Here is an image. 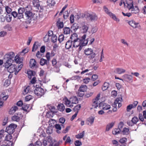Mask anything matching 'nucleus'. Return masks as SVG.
I'll list each match as a JSON object with an SVG mask.
<instances>
[{
	"instance_id": "obj_50",
	"label": "nucleus",
	"mask_w": 146,
	"mask_h": 146,
	"mask_svg": "<svg viewBox=\"0 0 146 146\" xmlns=\"http://www.w3.org/2000/svg\"><path fill=\"white\" fill-rule=\"evenodd\" d=\"M64 36L63 34H61L58 37V40L60 43L62 42L64 39Z\"/></svg>"
},
{
	"instance_id": "obj_58",
	"label": "nucleus",
	"mask_w": 146,
	"mask_h": 146,
	"mask_svg": "<svg viewBox=\"0 0 146 146\" xmlns=\"http://www.w3.org/2000/svg\"><path fill=\"white\" fill-rule=\"evenodd\" d=\"M75 144L76 146H80L82 145L81 142L79 140H76L75 142Z\"/></svg>"
},
{
	"instance_id": "obj_56",
	"label": "nucleus",
	"mask_w": 146,
	"mask_h": 146,
	"mask_svg": "<svg viewBox=\"0 0 146 146\" xmlns=\"http://www.w3.org/2000/svg\"><path fill=\"white\" fill-rule=\"evenodd\" d=\"M29 88L30 86H27L26 88L24 89L23 92V94H27L29 92Z\"/></svg>"
},
{
	"instance_id": "obj_49",
	"label": "nucleus",
	"mask_w": 146,
	"mask_h": 146,
	"mask_svg": "<svg viewBox=\"0 0 146 146\" xmlns=\"http://www.w3.org/2000/svg\"><path fill=\"white\" fill-rule=\"evenodd\" d=\"M39 15V14L38 13L34 14L33 13L32 18L33 19V20H36L38 17Z\"/></svg>"
},
{
	"instance_id": "obj_37",
	"label": "nucleus",
	"mask_w": 146,
	"mask_h": 146,
	"mask_svg": "<svg viewBox=\"0 0 146 146\" xmlns=\"http://www.w3.org/2000/svg\"><path fill=\"white\" fill-rule=\"evenodd\" d=\"M102 109L104 110H107L110 109V106L106 103L103 104Z\"/></svg>"
},
{
	"instance_id": "obj_12",
	"label": "nucleus",
	"mask_w": 146,
	"mask_h": 146,
	"mask_svg": "<svg viewBox=\"0 0 146 146\" xmlns=\"http://www.w3.org/2000/svg\"><path fill=\"white\" fill-rule=\"evenodd\" d=\"M79 28V26L76 23H74L71 27V33H73V31L74 32H75Z\"/></svg>"
},
{
	"instance_id": "obj_20",
	"label": "nucleus",
	"mask_w": 146,
	"mask_h": 146,
	"mask_svg": "<svg viewBox=\"0 0 146 146\" xmlns=\"http://www.w3.org/2000/svg\"><path fill=\"white\" fill-rule=\"evenodd\" d=\"M63 33L64 34H69L71 33V29L69 27H65L63 29Z\"/></svg>"
},
{
	"instance_id": "obj_57",
	"label": "nucleus",
	"mask_w": 146,
	"mask_h": 146,
	"mask_svg": "<svg viewBox=\"0 0 146 146\" xmlns=\"http://www.w3.org/2000/svg\"><path fill=\"white\" fill-rule=\"evenodd\" d=\"M10 84V81L9 79H7L5 80L4 83V85L5 86H8Z\"/></svg>"
},
{
	"instance_id": "obj_2",
	"label": "nucleus",
	"mask_w": 146,
	"mask_h": 146,
	"mask_svg": "<svg viewBox=\"0 0 146 146\" xmlns=\"http://www.w3.org/2000/svg\"><path fill=\"white\" fill-rule=\"evenodd\" d=\"M23 10V14L24 15L25 20H27V23L30 24L32 19L33 13L32 8L30 5H28L25 8L22 7Z\"/></svg>"
},
{
	"instance_id": "obj_54",
	"label": "nucleus",
	"mask_w": 146,
	"mask_h": 146,
	"mask_svg": "<svg viewBox=\"0 0 146 146\" xmlns=\"http://www.w3.org/2000/svg\"><path fill=\"white\" fill-rule=\"evenodd\" d=\"M127 139L126 138L123 137L119 140V142L122 144L124 143L127 141Z\"/></svg>"
},
{
	"instance_id": "obj_25",
	"label": "nucleus",
	"mask_w": 146,
	"mask_h": 146,
	"mask_svg": "<svg viewBox=\"0 0 146 146\" xmlns=\"http://www.w3.org/2000/svg\"><path fill=\"white\" fill-rule=\"evenodd\" d=\"M116 73L118 74H121L125 73V70L123 68H117L115 69Z\"/></svg>"
},
{
	"instance_id": "obj_18",
	"label": "nucleus",
	"mask_w": 146,
	"mask_h": 146,
	"mask_svg": "<svg viewBox=\"0 0 146 146\" xmlns=\"http://www.w3.org/2000/svg\"><path fill=\"white\" fill-rule=\"evenodd\" d=\"M89 18L91 21L96 20L97 19V17L96 15L94 13L89 14L88 15V18Z\"/></svg>"
},
{
	"instance_id": "obj_60",
	"label": "nucleus",
	"mask_w": 146,
	"mask_h": 146,
	"mask_svg": "<svg viewBox=\"0 0 146 146\" xmlns=\"http://www.w3.org/2000/svg\"><path fill=\"white\" fill-rule=\"evenodd\" d=\"M70 127L69 126H67L65 129H63L62 130V133H67L70 129Z\"/></svg>"
},
{
	"instance_id": "obj_43",
	"label": "nucleus",
	"mask_w": 146,
	"mask_h": 146,
	"mask_svg": "<svg viewBox=\"0 0 146 146\" xmlns=\"http://www.w3.org/2000/svg\"><path fill=\"white\" fill-rule=\"evenodd\" d=\"M47 106L49 108L50 112L52 113H54L55 110V107L53 106H51L50 105H47Z\"/></svg>"
},
{
	"instance_id": "obj_33",
	"label": "nucleus",
	"mask_w": 146,
	"mask_h": 146,
	"mask_svg": "<svg viewBox=\"0 0 146 146\" xmlns=\"http://www.w3.org/2000/svg\"><path fill=\"white\" fill-rule=\"evenodd\" d=\"M121 130L118 128H115L113 129L112 133L114 135H116L120 133Z\"/></svg>"
},
{
	"instance_id": "obj_40",
	"label": "nucleus",
	"mask_w": 146,
	"mask_h": 146,
	"mask_svg": "<svg viewBox=\"0 0 146 146\" xmlns=\"http://www.w3.org/2000/svg\"><path fill=\"white\" fill-rule=\"evenodd\" d=\"M40 64L42 66L46 64H47V60L43 58H41L40 62Z\"/></svg>"
},
{
	"instance_id": "obj_22",
	"label": "nucleus",
	"mask_w": 146,
	"mask_h": 146,
	"mask_svg": "<svg viewBox=\"0 0 146 146\" xmlns=\"http://www.w3.org/2000/svg\"><path fill=\"white\" fill-rule=\"evenodd\" d=\"M70 100L72 104H77L78 102V100L76 96L71 97L70 98Z\"/></svg>"
},
{
	"instance_id": "obj_16",
	"label": "nucleus",
	"mask_w": 146,
	"mask_h": 146,
	"mask_svg": "<svg viewBox=\"0 0 146 146\" xmlns=\"http://www.w3.org/2000/svg\"><path fill=\"white\" fill-rule=\"evenodd\" d=\"M81 28L82 33H85L87 32L89 27L88 26L87 24H86L84 23L83 24H82Z\"/></svg>"
},
{
	"instance_id": "obj_47",
	"label": "nucleus",
	"mask_w": 146,
	"mask_h": 146,
	"mask_svg": "<svg viewBox=\"0 0 146 146\" xmlns=\"http://www.w3.org/2000/svg\"><path fill=\"white\" fill-rule=\"evenodd\" d=\"M57 40V37L55 35H53L51 38V41L53 43L56 42Z\"/></svg>"
},
{
	"instance_id": "obj_10",
	"label": "nucleus",
	"mask_w": 146,
	"mask_h": 146,
	"mask_svg": "<svg viewBox=\"0 0 146 146\" xmlns=\"http://www.w3.org/2000/svg\"><path fill=\"white\" fill-rule=\"evenodd\" d=\"M129 24L132 27L134 28H136L139 27L138 26H140L139 23H136L133 20L129 21L128 22Z\"/></svg>"
},
{
	"instance_id": "obj_14",
	"label": "nucleus",
	"mask_w": 146,
	"mask_h": 146,
	"mask_svg": "<svg viewBox=\"0 0 146 146\" xmlns=\"http://www.w3.org/2000/svg\"><path fill=\"white\" fill-rule=\"evenodd\" d=\"M72 40H68L65 44V48L66 49L68 50L72 47Z\"/></svg>"
},
{
	"instance_id": "obj_17",
	"label": "nucleus",
	"mask_w": 146,
	"mask_h": 146,
	"mask_svg": "<svg viewBox=\"0 0 146 146\" xmlns=\"http://www.w3.org/2000/svg\"><path fill=\"white\" fill-rule=\"evenodd\" d=\"M115 123V122L113 121L108 123L106 126V131H109L110 129H111L113 127Z\"/></svg>"
},
{
	"instance_id": "obj_13",
	"label": "nucleus",
	"mask_w": 146,
	"mask_h": 146,
	"mask_svg": "<svg viewBox=\"0 0 146 146\" xmlns=\"http://www.w3.org/2000/svg\"><path fill=\"white\" fill-rule=\"evenodd\" d=\"M126 3L127 5V8L129 10L131 9V11H133L134 10L135 7L133 6V1L128 3L127 1L125 0Z\"/></svg>"
},
{
	"instance_id": "obj_39",
	"label": "nucleus",
	"mask_w": 146,
	"mask_h": 146,
	"mask_svg": "<svg viewBox=\"0 0 146 146\" xmlns=\"http://www.w3.org/2000/svg\"><path fill=\"white\" fill-rule=\"evenodd\" d=\"M59 143L55 140H53L50 143L49 146H58Z\"/></svg>"
},
{
	"instance_id": "obj_51",
	"label": "nucleus",
	"mask_w": 146,
	"mask_h": 146,
	"mask_svg": "<svg viewBox=\"0 0 146 146\" xmlns=\"http://www.w3.org/2000/svg\"><path fill=\"white\" fill-rule=\"evenodd\" d=\"M138 121L139 119L136 117H133L131 119V121L133 122L134 124H136Z\"/></svg>"
},
{
	"instance_id": "obj_46",
	"label": "nucleus",
	"mask_w": 146,
	"mask_h": 146,
	"mask_svg": "<svg viewBox=\"0 0 146 146\" xmlns=\"http://www.w3.org/2000/svg\"><path fill=\"white\" fill-rule=\"evenodd\" d=\"M122 101V98L121 96V97H119L117 98L115 100V101L114 102V104H118L119 102V101L121 102Z\"/></svg>"
},
{
	"instance_id": "obj_15",
	"label": "nucleus",
	"mask_w": 146,
	"mask_h": 146,
	"mask_svg": "<svg viewBox=\"0 0 146 146\" xmlns=\"http://www.w3.org/2000/svg\"><path fill=\"white\" fill-rule=\"evenodd\" d=\"M14 60H15V62H16L17 64H23V59L22 58H20L19 56L16 55L15 57Z\"/></svg>"
},
{
	"instance_id": "obj_38",
	"label": "nucleus",
	"mask_w": 146,
	"mask_h": 146,
	"mask_svg": "<svg viewBox=\"0 0 146 146\" xmlns=\"http://www.w3.org/2000/svg\"><path fill=\"white\" fill-rule=\"evenodd\" d=\"M84 134L85 131H82V133L76 135V137L78 139L82 138L84 137Z\"/></svg>"
},
{
	"instance_id": "obj_52",
	"label": "nucleus",
	"mask_w": 146,
	"mask_h": 146,
	"mask_svg": "<svg viewBox=\"0 0 146 146\" xmlns=\"http://www.w3.org/2000/svg\"><path fill=\"white\" fill-rule=\"evenodd\" d=\"M33 98V96L29 95H27L25 98V100L26 101H29Z\"/></svg>"
},
{
	"instance_id": "obj_5",
	"label": "nucleus",
	"mask_w": 146,
	"mask_h": 146,
	"mask_svg": "<svg viewBox=\"0 0 146 146\" xmlns=\"http://www.w3.org/2000/svg\"><path fill=\"white\" fill-rule=\"evenodd\" d=\"M23 66V64H21L19 65L17 68V66L16 65H12L8 67H5L7 68V71L10 73H13L15 72V74L16 75L18 74L19 71L21 70V68Z\"/></svg>"
},
{
	"instance_id": "obj_27",
	"label": "nucleus",
	"mask_w": 146,
	"mask_h": 146,
	"mask_svg": "<svg viewBox=\"0 0 146 146\" xmlns=\"http://www.w3.org/2000/svg\"><path fill=\"white\" fill-rule=\"evenodd\" d=\"M47 5L50 7L54 6L56 3L54 0H47Z\"/></svg>"
},
{
	"instance_id": "obj_21",
	"label": "nucleus",
	"mask_w": 146,
	"mask_h": 146,
	"mask_svg": "<svg viewBox=\"0 0 146 146\" xmlns=\"http://www.w3.org/2000/svg\"><path fill=\"white\" fill-rule=\"evenodd\" d=\"M27 74L28 78L31 79L33 76H35V72L34 71L29 70L27 71Z\"/></svg>"
},
{
	"instance_id": "obj_32",
	"label": "nucleus",
	"mask_w": 146,
	"mask_h": 146,
	"mask_svg": "<svg viewBox=\"0 0 146 146\" xmlns=\"http://www.w3.org/2000/svg\"><path fill=\"white\" fill-rule=\"evenodd\" d=\"M18 108L17 106L12 107L9 111V113L12 114L14 113L15 111L18 109Z\"/></svg>"
},
{
	"instance_id": "obj_31",
	"label": "nucleus",
	"mask_w": 146,
	"mask_h": 146,
	"mask_svg": "<svg viewBox=\"0 0 146 146\" xmlns=\"http://www.w3.org/2000/svg\"><path fill=\"white\" fill-rule=\"evenodd\" d=\"M30 66L31 67H34L36 65V62L35 60L33 59H31L30 61Z\"/></svg>"
},
{
	"instance_id": "obj_42",
	"label": "nucleus",
	"mask_w": 146,
	"mask_h": 146,
	"mask_svg": "<svg viewBox=\"0 0 146 146\" xmlns=\"http://www.w3.org/2000/svg\"><path fill=\"white\" fill-rule=\"evenodd\" d=\"M5 20L8 22H10L11 21L12 17L11 15H7L5 17Z\"/></svg>"
},
{
	"instance_id": "obj_19",
	"label": "nucleus",
	"mask_w": 146,
	"mask_h": 146,
	"mask_svg": "<svg viewBox=\"0 0 146 146\" xmlns=\"http://www.w3.org/2000/svg\"><path fill=\"white\" fill-rule=\"evenodd\" d=\"M100 97V94H99L97 95L96 98L94 99L92 101L93 103L94 104H96V105L94 106V108H96L98 106V103L97 102V101H98L99 100Z\"/></svg>"
},
{
	"instance_id": "obj_48",
	"label": "nucleus",
	"mask_w": 146,
	"mask_h": 146,
	"mask_svg": "<svg viewBox=\"0 0 146 146\" xmlns=\"http://www.w3.org/2000/svg\"><path fill=\"white\" fill-rule=\"evenodd\" d=\"M95 117L92 116H91L89 117L88 119H87V121L89 122L91 124H92L94 121Z\"/></svg>"
},
{
	"instance_id": "obj_36",
	"label": "nucleus",
	"mask_w": 146,
	"mask_h": 146,
	"mask_svg": "<svg viewBox=\"0 0 146 146\" xmlns=\"http://www.w3.org/2000/svg\"><path fill=\"white\" fill-rule=\"evenodd\" d=\"M109 86V83L107 82H105L103 84V87L102 88V90L103 91L106 90L108 88Z\"/></svg>"
},
{
	"instance_id": "obj_44",
	"label": "nucleus",
	"mask_w": 146,
	"mask_h": 146,
	"mask_svg": "<svg viewBox=\"0 0 146 146\" xmlns=\"http://www.w3.org/2000/svg\"><path fill=\"white\" fill-rule=\"evenodd\" d=\"M64 100L65 102V104L68 107L69 106L70 104L71 101L68 100L67 97H66L64 99Z\"/></svg>"
},
{
	"instance_id": "obj_24",
	"label": "nucleus",
	"mask_w": 146,
	"mask_h": 146,
	"mask_svg": "<svg viewBox=\"0 0 146 146\" xmlns=\"http://www.w3.org/2000/svg\"><path fill=\"white\" fill-rule=\"evenodd\" d=\"M93 52L92 49V48H86L84 50V52L86 55L89 56Z\"/></svg>"
},
{
	"instance_id": "obj_29",
	"label": "nucleus",
	"mask_w": 146,
	"mask_h": 146,
	"mask_svg": "<svg viewBox=\"0 0 146 146\" xmlns=\"http://www.w3.org/2000/svg\"><path fill=\"white\" fill-rule=\"evenodd\" d=\"M29 105L24 103L22 107V109L24 111L28 112L29 111V110L28 111L27 109L29 108Z\"/></svg>"
},
{
	"instance_id": "obj_35",
	"label": "nucleus",
	"mask_w": 146,
	"mask_h": 146,
	"mask_svg": "<svg viewBox=\"0 0 146 146\" xmlns=\"http://www.w3.org/2000/svg\"><path fill=\"white\" fill-rule=\"evenodd\" d=\"M55 127L56 129H57L56 130V132L58 134L60 133L61 132L59 131V130H60L62 129L60 125L59 124H56L55 125Z\"/></svg>"
},
{
	"instance_id": "obj_26",
	"label": "nucleus",
	"mask_w": 146,
	"mask_h": 146,
	"mask_svg": "<svg viewBox=\"0 0 146 146\" xmlns=\"http://www.w3.org/2000/svg\"><path fill=\"white\" fill-rule=\"evenodd\" d=\"M40 1L38 0H33L32 3L36 9L40 5Z\"/></svg>"
},
{
	"instance_id": "obj_7",
	"label": "nucleus",
	"mask_w": 146,
	"mask_h": 146,
	"mask_svg": "<svg viewBox=\"0 0 146 146\" xmlns=\"http://www.w3.org/2000/svg\"><path fill=\"white\" fill-rule=\"evenodd\" d=\"M17 125L14 123L10 124L7 127L5 130V132L8 133H13L15 131V129L16 128Z\"/></svg>"
},
{
	"instance_id": "obj_41",
	"label": "nucleus",
	"mask_w": 146,
	"mask_h": 146,
	"mask_svg": "<svg viewBox=\"0 0 146 146\" xmlns=\"http://www.w3.org/2000/svg\"><path fill=\"white\" fill-rule=\"evenodd\" d=\"M123 135H128L129 133V129L128 128L125 127L122 131Z\"/></svg>"
},
{
	"instance_id": "obj_1",
	"label": "nucleus",
	"mask_w": 146,
	"mask_h": 146,
	"mask_svg": "<svg viewBox=\"0 0 146 146\" xmlns=\"http://www.w3.org/2000/svg\"><path fill=\"white\" fill-rule=\"evenodd\" d=\"M15 56L14 53L12 52H8L4 56L3 59L5 67H8L11 65Z\"/></svg>"
},
{
	"instance_id": "obj_9",
	"label": "nucleus",
	"mask_w": 146,
	"mask_h": 146,
	"mask_svg": "<svg viewBox=\"0 0 146 146\" xmlns=\"http://www.w3.org/2000/svg\"><path fill=\"white\" fill-rule=\"evenodd\" d=\"M23 117L22 113L21 112H19L15 114V115L12 117V120L17 122H18Z\"/></svg>"
},
{
	"instance_id": "obj_30",
	"label": "nucleus",
	"mask_w": 146,
	"mask_h": 146,
	"mask_svg": "<svg viewBox=\"0 0 146 146\" xmlns=\"http://www.w3.org/2000/svg\"><path fill=\"white\" fill-rule=\"evenodd\" d=\"M87 87L86 85H82L80 87L78 91L80 92H84L86 91Z\"/></svg>"
},
{
	"instance_id": "obj_61",
	"label": "nucleus",
	"mask_w": 146,
	"mask_h": 146,
	"mask_svg": "<svg viewBox=\"0 0 146 146\" xmlns=\"http://www.w3.org/2000/svg\"><path fill=\"white\" fill-rule=\"evenodd\" d=\"M70 20L71 23H73L74 21V16L73 14H71L70 17Z\"/></svg>"
},
{
	"instance_id": "obj_45",
	"label": "nucleus",
	"mask_w": 146,
	"mask_h": 146,
	"mask_svg": "<svg viewBox=\"0 0 146 146\" xmlns=\"http://www.w3.org/2000/svg\"><path fill=\"white\" fill-rule=\"evenodd\" d=\"M8 135H7L5 138V140L7 141H9L12 139V133H8Z\"/></svg>"
},
{
	"instance_id": "obj_4",
	"label": "nucleus",
	"mask_w": 146,
	"mask_h": 146,
	"mask_svg": "<svg viewBox=\"0 0 146 146\" xmlns=\"http://www.w3.org/2000/svg\"><path fill=\"white\" fill-rule=\"evenodd\" d=\"M70 38L73 42V46L74 47H77L82 43L81 40L80 39V38L78 37L77 34L76 33H74L72 34Z\"/></svg>"
},
{
	"instance_id": "obj_59",
	"label": "nucleus",
	"mask_w": 146,
	"mask_h": 146,
	"mask_svg": "<svg viewBox=\"0 0 146 146\" xmlns=\"http://www.w3.org/2000/svg\"><path fill=\"white\" fill-rule=\"evenodd\" d=\"M86 34H84L81 38H80V39L81 40V41L82 43V44H84V40L85 39L86 37Z\"/></svg>"
},
{
	"instance_id": "obj_62",
	"label": "nucleus",
	"mask_w": 146,
	"mask_h": 146,
	"mask_svg": "<svg viewBox=\"0 0 146 146\" xmlns=\"http://www.w3.org/2000/svg\"><path fill=\"white\" fill-rule=\"evenodd\" d=\"M36 9H38V10L37 11H38L39 12H42L44 8L43 6H39Z\"/></svg>"
},
{
	"instance_id": "obj_3",
	"label": "nucleus",
	"mask_w": 146,
	"mask_h": 146,
	"mask_svg": "<svg viewBox=\"0 0 146 146\" xmlns=\"http://www.w3.org/2000/svg\"><path fill=\"white\" fill-rule=\"evenodd\" d=\"M21 7H20L18 10V13L15 11H13L11 12V15L14 18L17 17V19L21 20V21H23L25 20L24 15L23 14V10Z\"/></svg>"
},
{
	"instance_id": "obj_8",
	"label": "nucleus",
	"mask_w": 146,
	"mask_h": 146,
	"mask_svg": "<svg viewBox=\"0 0 146 146\" xmlns=\"http://www.w3.org/2000/svg\"><path fill=\"white\" fill-rule=\"evenodd\" d=\"M104 11L111 17L114 20L117 22L119 21V19L117 18L114 14L111 12H109L108 9L105 6L104 7Z\"/></svg>"
},
{
	"instance_id": "obj_11",
	"label": "nucleus",
	"mask_w": 146,
	"mask_h": 146,
	"mask_svg": "<svg viewBox=\"0 0 146 146\" xmlns=\"http://www.w3.org/2000/svg\"><path fill=\"white\" fill-rule=\"evenodd\" d=\"M122 77L127 82L132 81L133 76L131 75L125 74Z\"/></svg>"
},
{
	"instance_id": "obj_53",
	"label": "nucleus",
	"mask_w": 146,
	"mask_h": 146,
	"mask_svg": "<svg viewBox=\"0 0 146 146\" xmlns=\"http://www.w3.org/2000/svg\"><path fill=\"white\" fill-rule=\"evenodd\" d=\"M5 10L6 12L8 14H10L11 12L12 9L11 8L8 6H6L5 7Z\"/></svg>"
},
{
	"instance_id": "obj_6",
	"label": "nucleus",
	"mask_w": 146,
	"mask_h": 146,
	"mask_svg": "<svg viewBox=\"0 0 146 146\" xmlns=\"http://www.w3.org/2000/svg\"><path fill=\"white\" fill-rule=\"evenodd\" d=\"M45 92L44 89L41 87H37L34 90V94L39 98L43 96Z\"/></svg>"
},
{
	"instance_id": "obj_23",
	"label": "nucleus",
	"mask_w": 146,
	"mask_h": 146,
	"mask_svg": "<svg viewBox=\"0 0 146 146\" xmlns=\"http://www.w3.org/2000/svg\"><path fill=\"white\" fill-rule=\"evenodd\" d=\"M58 110L61 111H63L65 109L64 105L62 104H60L58 105L57 106Z\"/></svg>"
},
{
	"instance_id": "obj_63",
	"label": "nucleus",
	"mask_w": 146,
	"mask_h": 146,
	"mask_svg": "<svg viewBox=\"0 0 146 146\" xmlns=\"http://www.w3.org/2000/svg\"><path fill=\"white\" fill-rule=\"evenodd\" d=\"M98 76L96 74L93 75L92 77V80L93 81H95L98 78Z\"/></svg>"
},
{
	"instance_id": "obj_28",
	"label": "nucleus",
	"mask_w": 146,
	"mask_h": 146,
	"mask_svg": "<svg viewBox=\"0 0 146 146\" xmlns=\"http://www.w3.org/2000/svg\"><path fill=\"white\" fill-rule=\"evenodd\" d=\"M58 29H62L64 27L63 22L60 21V19H58L56 23Z\"/></svg>"
},
{
	"instance_id": "obj_34",
	"label": "nucleus",
	"mask_w": 146,
	"mask_h": 146,
	"mask_svg": "<svg viewBox=\"0 0 146 146\" xmlns=\"http://www.w3.org/2000/svg\"><path fill=\"white\" fill-rule=\"evenodd\" d=\"M81 107V106L80 104H78L76 106L73 108V110L74 111L76 112H77V113L79 112V111L80 110Z\"/></svg>"
},
{
	"instance_id": "obj_64",
	"label": "nucleus",
	"mask_w": 146,
	"mask_h": 146,
	"mask_svg": "<svg viewBox=\"0 0 146 146\" xmlns=\"http://www.w3.org/2000/svg\"><path fill=\"white\" fill-rule=\"evenodd\" d=\"M42 144L41 142L37 141L35 143L34 146H41Z\"/></svg>"
},
{
	"instance_id": "obj_55",
	"label": "nucleus",
	"mask_w": 146,
	"mask_h": 146,
	"mask_svg": "<svg viewBox=\"0 0 146 146\" xmlns=\"http://www.w3.org/2000/svg\"><path fill=\"white\" fill-rule=\"evenodd\" d=\"M38 48V46L36 44V42H35L33 44L32 48V51L34 52Z\"/></svg>"
}]
</instances>
